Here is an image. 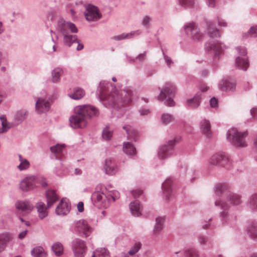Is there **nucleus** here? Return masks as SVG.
Wrapping results in <instances>:
<instances>
[{
	"mask_svg": "<svg viewBox=\"0 0 257 257\" xmlns=\"http://www.w3.org/2000/svg\"><path fill=\"white\" fill-rule=\"evenodd\" d=\"M101 101L106 107L118 109L124 104L130 103L134 96L131 88H126L118 91L110 82L102 81L97 90Z\"/></svg>",
	"mask_w": 257,
	"mask_h": 257,
	"instance_id": "nucleus-1",
	"label": "nucleus"
},
{
	"mask_svg": "<svg viewBox=\"0 0 257 257\" xmlns=\"http://www.w3.org/2000/svg\"><path fill=\"white\" fill-rule=\"evenodd\" d=\"M75 114L69 118L70 125L73 128L85 127L88 119L99 115L98 109L91 105L79 106L75 108Z\"/></svg>",
	"mask_w": 257,
	"mask_h": 257,
	"instance_id": "nucleus-2",
	"label": "nucleus"
},
{
	"mask_svg": "<svg viewBox=\"0 0 257 257\" xmlns=\"http://www.w3.org/2000/svg\"><path fill=\"white\" fill-rule=\"evenodd\" d=\"M56 30L63 36L64 45L69 47L72 46L73 42L77 40V35L71 34L69 32L77 33L78 31V29L74 24L70 21L60 19L57 22Z\"/></svg>",
	"mask_w": 257,
	"mask_h": 257,
	"instance_id": "nucleus-3",
	"label": "nucleus"
},
{
	"mask_svg": "<svg viewBox=\"0 0 257 257\" xmlns=\"http://www.w3.org/2000/svg\"><path fill=\"white\" fill-rule=\"evenodd\" d=\"M91 199L95 206L103 208H108L115 200L114 197L107 191L94 192Z\"/></svg>",
	"mask_w": 257,
	"mask_h": 257,
	"instance_id": "nucleus-4",
	"label": "nucleus"
},
{
	"mask_svg": "<svg viewBox=\"0 0 257 257\" xmlns=\"http://www.w3.org/2000/svg\"><path fill=\"white\" fill-rule=\"evenodd\" d=\"M247 136V132H239L235 128H232L228 131L226 134L227 140L236 147L247 146L245 140Z\"/></svg>",
	"mask_w": 257,
	"mask_h": 257,
	"instance_id": "nucleus-5",
	"label": "nucleus"
},
{
	"mask_svg": "<svg viewBox=\"0 0 257 257\" xmlns=\"http://www.w3.org/2000/svg\"><path fill=\"white\" fill-rule=\"evenodd\" d=\"M175 93V87L171 83H167L164 88L161 90L158 98L159 100L163 101L165 105L168 106H173L175 102L173 97Z\"/></svg>",
	"mask_w": 257,
	"mask_h": 257,
	"instance_id": "nucleus-6",
	"label": "nucleus"
},
{
	"mask_svg": "<svg viewBox=\"0 0 257 257\" xmlns=\"http://www.w3.org/2000/svg\"><path fill=\"white\" fill-rule=\"evenodd\" d=\"M52 96L45 95L38 98L36 102L35 107L37 112L39 114L48 112L53 103Z\"/></svg>",
	"mask_w": 257,
	"mask_h": 257,
	"instance_id": "nucleus-7",
	"label": "nucleus"
},
{
	"mask_svg": "<svg viewBox=\"0 0 257 257\" xmlns=\"http://www.w3.org/2000/svg\"><path fill=\"white\" fill-rule=\"evenodd\" d=\"M177 143L176 139L169 141L166 144L160 146L158 151V156L160 159H166L174 154V146Z\"/></svg>",
	"mask_w": 257,
	"mask_h": 257,
	"instance_id": "nucleus-8",
	"label": "nucleus"
},
{
	"mask_svg": "<svg viewBox=\"0 0 257 257\" xmlns=\"http://www.w3.org/2000/svg\"><path fill=\"white\" fill-rule=\"evenodd\" d=\"M184 30L185 34L193 40L200 41L203 39V34L195 23H186L184 26Z\"/></svg>",
	"mask_w": 257,
	"mask_h": 257,
	"instance_id": "nucleus-9",
	"label": "nucleus"
},
{
	"mask_svg": "<svg viewBox=\"0 0 257 257\" xmlns=\"http://www.w3.org/2000/svg\"><path fill=\"white\" fill-rule=\"evenodd\" d=\"M209 165L225 167L230 164L229 157L224 152H218L212 155L208 160Z\"/></svg>",
	"mask_w": 257,
	"mask_h": 257,
	"instance_id": "nucleus-10",
	"label": "nucleus"
},
{
	"mask_svg": "<svg viewBox=\"0 0 257 257\" xmlns=\"http://www.w3.org/2000/svg\"><path fill=\"white\" fill-rule=\"evenodd\" d=\"M74 230L79 235H84L86 237L90 235L93 228L88 224L87 221L82 219L75 222Z\"/></svg>",
	"mask_w": 257,
	"mask_h": 257,
	"instance_id": "nucleus-11",
	"label": "nucleus"
},
{
	"mask_svg": "<svg viewBox=\"0 0 257 257\" xmlns=\"http://www.w3.org/2000/svg\"><path fill=\"white\" fill-rule=\"evenodd\" d=\"M85 8L84 16L87 21L95 22L101 18V14L97 7L89 4L87 5Z\"/></svg>",
	"mask_w": 257,
	"mask_h": 257,
	"instance_id": "nucleus-12",
	"label": "nucleus"
},
{
	"mask_svg": "<svg viewBox=\"0 0 257 257\" xmlns=\"http://www.w3.org/2000/svg\"><path fill=\"white\" fill-rule=\"evenodd\" d=\"M236 50L240 55L235 60V64L237 67L243 70H246L249 66V63L247 59L245 57L247 54L246 49L244 47H237Z\"/></svg>",
	"mask_w": 257,
	"mask_h": 257,
	"instance_id": "nucleus-13",
	"label": "nucleus"
},
{
	"mask_svg": "<svg viewBox=\"0 0 257 257\" xmlns=\"http://www.w3.org/2000/svg\"><path fill=\"white\" fill-rule=\"evenodd\" d=\"M71 246L76 257L84 256L87 248L85 241L79 238H75L71 242Z\"/></svg>",
	"mask_w": 257,
	"mask_h": 257,
	"instance_id": "nucleus-14",
	"label": "nucleus"
},
{
	"mask_svg": "<svg viewBox=\"0 0 257 257\" xmlns=\"http://www.w3.org/2000/svg\"><path fill=\"white\" fill-rule=\"evenodd\" d=\"M39 181L35 176H29L22 180L20 183V187L24 191H27L37 186Z\"/></svg>",
	"mask_w": 257,
	"mask_h": 257,
	"instance_id": "nucleus-15",
	"label": "nucleus"
},
{
	"mask_svg": "<svg viewBox=\"0 0 257 257\" xmlns=\"http://www.w3.org/2000/svg\"><path fill=\"white\" fill-rule=\"evenodd\" d=\"M227 48L224 44L219 42L209 41L205 44V49L207 51L212 52L215 56L219 55L222 51Z\"/></svg>",
	"mask_w": 257,
	"mask_h": 257,
	"instance_id": "nucleus-16",
	"label": "nucleus"
},
{
	"mask_svg": "<svg viewBox=\"0 0 257 257\" xmlns=\"http://www.w3.org/2000/svg\"><path fill=\"white\" fill-rule=\"evenodd\" d=\"M215 205L216 206H219L222 209V211L219 213V216L221 219L222 224H225L227 223L229 218L228 211L229 208V206L226 202L218 200L215 201Z\"/></svg>",
	"mask_w": 257,
	"mask_h": 257,
	"instance_id": "nucleus-17",
	"label": "nucleus"
},
{
	"mask_svg": "<svg viewBox=\"0 0 257 257\" xmlns=\"http://www.w3.org/2000/svg\"><path fill=\"white\" fill-rule=\"evenodd\" d=\"M245 231L252 239L257 240V221L251 220L245 226Z\"/></svg>",
	"mask_w": 257,
	"mask_h": 257,
	"instance_id": "nucleus-18",
	"label": "nucleus"
},
{
	"mask_svg": "<svg viewBox=\"0 0 257 257\" xmlns=\"http://www.w3.org/2000/svg\"><path fill=\"white\" fill-rule=\"evenodd\" d=\"M70 208L71 206L68 201L66 199L63 198L56 207L55 211L58 215H64L67 214L69 212Z\"/></svg>",
	"mask_w": 257,
	"mask_h": 257,
	"instance_id": "nucleus-19",
	"label": "nucleus"
},
{
	"mask_svg": "<svg viewBox=\"0 0 257 257\" xmlns=\"http://www.w3.org/2000/svg\"><path fill=\"white\" fill-rule=\"evenodd\" d=\"M201 100V94L197 93L193 98L186 100V105L189 108L195 109L199 106Z\"/></svg>",
	"mask_w": 257,
	"mask_h": 257,
	"instance_id": "nucleus-20",
	"label": "nucleus"
},
{
	"mask_svg": "<svg viewBox=\"0 0 257 257\" xmlns=\"http://www.w3.org/2000/svg\"><path fill=\"white\" fill-rule=\"evenodd\" d=\"M123 128L127 134V139L131 141H136L139 137L138 131L129 125H126L123 126Z\"/></svg>",
	"mask_w": 257,
	"mask_h": 257,
	"instance_id": "nucleus-21",
	"label": "nucleus"
},
{
	"mask_svg": "<svg viewBox=\"0 0 257 257\" xmlns=\"http://www.w3.org/2000/svg\"><path fill=\"white\" fill-rule=\"evenodd\" d=\"M16 207L24 214L30 212L33 209L32 205L28 201H18L16 203Z\"/></svg>",
	"mask_w": 257,
	"mask_h": 257,
	"instance_id": "nucleus-22",
	"label": "nucleus"
},
{
	"mask_svg": "<svg viewBox=\"0 0 257 257\" xmlns=\"http://www.w3.org/2000/svg\"><path fill=\"white\" fill-rule=\"evenodd\" d=\"M130 209L132 215L135 216H139L142 214V207L138 200L131 202Z\"/></svg>",
	"mask_w": 257,
	"mask_h": 257,
	"instance_id": "nucleus-23",
	"label": "nucleus"
},
{
	"mask_svg": "<svg viewBox=\"0 0 257 257\" xmlns=\"http://www.w3.org/2000/svg\"><path fill=\"white\" fill-rule=\"evenodd\" d=\"M226 199L227 201L230 202V204L233 206H237L242 203L241 199V196L238 194L228 193L226 195Z\"/></svg>",
	"mask_w": 257,
	"mask_h": 257,
	"instance_id": "nucleus-24",
	"label": "nucleus"
},
{
	"mask_svg": "<svg viewBox=\"0 0 257 257\" xmlns=\"http://www.w3.org/2000/svg\"><path fill=\"white\" fill-rule=\"evenodd\" d=\"M200 128L202 133L207 137L210 138L211 137L210 122L206 119L200 122Z\"/></svg>",
	"mask_w": 257,
	"mask_h": 257,
	"instance_id": "nucleus-25",
	"label": "nucleus"
},
{
	"mask_svg": "<svg viewBox=\"0 0 257 257\" xmlns=\"http://www.w3.org/2000/svg\"><path fill=\"white\" fill-rule=\"evenodd\" d=\"M46 196L47 200V207H50L55 202L58 200V197L55 191L53 190H48L46 192Z\"/></svg>",
	"mask_w": 257,
	"mask_h": 257,
	"instance_id": "nucleus-26",
	"label": "nucleus"
},
{
	"mask_svg": "<svg viewBox=\"0 0 257 257\" xmlns=\"http://www.w3.org/2000/svg\"><path fill=\"white\" fill-rule=\"evenodd\" d=\"M104 168L106 174L110 175L114 174L117 170L110 159L105 160Z\"/></svg>",
	"mask_w": 257,
	"mask_h": 257,
	"instance_id": "nucleus-27",
	"label": "nucleus"
},
{
	"mask_svg": "<svg viewBox=\"0 0 257 257\" xmlns=\"http://www.w3.org/2000/svg\"><path fill=\"white\" fill-rule=\"evenodd\" d=\"M123 151L126 155L131 156L136 154V148L130 142L123 143Z\"/></svg>",
	"mask_w": 257,
	"mask_h": 257,
	"instance_id": "nucleus-28",
	"label": "nucleus"
},
{
	"mask_svg": "<svg viewBox=\"0 0 257 257\" xmlns=\"http://www.w3.org/2000/svg\"><path fill=\"white\" fill-rule=\"evenodd\" d=\"M36 208L39 214V217L41 219H44L48 215L47 207L45 204L42 202H39L36 204Z\"/></svg>",
	"mask_w": 257,
	"mask_h": 257,
	"instance_id": "nucleus-29",
	"label": "nucleus"
},
{
	"mask_svg": "<svg viewBox=\"0 0 257 257\" xmlns=\"http://www.w3.org/2000/svg\"><path fill=\"white\" fill-rule=\"evenodd\" d=\"M172 181L171 178L167 179L162 184V190L166 195V199H169V195L171 194V185Z\"/></svg>",
	"mask_w": 257,
	"mask_h": 257,
	"instance_id": "nucleus-30",
	"label": "nucleus"
},
{
	"mask_svg": "<svg viewBox=\"0 0 257 257\" xmlns=\"http://www.w3.org/2000/svg\"><path fill=\"white\" fill-rule=\"evenodd\" d=\"M63 73V70L62 68L56 67L53 69L51 73L52 81L53 83H58L60 80V77Z\"/></svg>",
	"mask_w": 257,
	"mask_h": 257,
	"instance_id": "nucleus-31",
	"label": "nucleus"
},
{
	"mask_svg": "<svg viewBox=\"0 0 257 257\" xmlns=\"http://www.w3.org/2000/svg\"><path fill=\"white\" fill-rule=\"evenodd\" d=\"M84 90L80 87H77L74 89L73 93L69 94L68 96L74 100H79L82 98L85 95Z\"/></svg>",
	"mask_w": 257,
	"mask_h": 257,
	"instance_id": "nucleus-32",
	"label": "nucleus"
},
{
	"mask_svg": "<svg viewBox=\"0 0 257 257\" xmlns=\"http://www.w3.org/2000/svg\"><path fill=\"white\" fill-rule=\"evenodd\" d=\"M18 157L20 163L17 166L18 169L21 171L28 169L30 167L29 161L27 159L24 158L20 154L18 155Z\"/></svg>",
	"mask_w": 257,
	"mask_h": 257,
	"instance_id": "nucleus-33",
	"label": "nucleus"
},
{
	"mask_svg": "<svg viewBox=\"0 0 257 257\" xmlns=\"http://www.w3.org/2000/svg\"><path fill=\"white\" fill-rule=\"evenodd\" d=\"M207 30L208 34L210 38L214 39L220 37L219 30L217 29H214L213 24L210 22L207 23Z\"/></svg>",
	"mask_w": 257,
	"mask_h": 257,
	"instance_id": "nucleus-34",
	"label": "nucleus"
},
{
	"mask_svg": "<svg viewBox=\"0 0 257 257\" xmlns=\"http://www.w3.org/2000/svg\"><path fill=\"white\" fill-rule=\"evenodd\" d=\"M92 257H110V256L106 248H98L94 251Z\"/></svg>",
	"mask_w": 257,
	"mask_h": 257,
	"instance_id": "nucleus-35",
	"label": "nucleus"
},
{
	"mask_svg": "<svg viewBox=\"0 0 257 257\" xmlns=\"http://www.w3.org/2000/svg\"><path fill=\"white\" fill-rule=\"evenodd\" d=\"M219 87L222 91L231 90L235 88V84L226 80H223L219 84Z\"/></svg>",
	"mask_w": 257,
	"mask_h": 257,
	"instance_id": "nucleus-36",
	"label": "nucleus"
},
{
	"mask_svg": "<svg viewBox=\"0 0 257 257\" xmlns=\"http://www.w3.org/2000/svg\"><path fill=\"white\" fill-rule=\"evenodd\" d=\"M227 186L223 184H217L215 187V195L216 197L224 195L225 191L227 190Z\"/></svg>",
	"mask_w": 257,
	"mask_h": 257,
	"instance_id": "nucleus-37",
	"label": "nucleus"
},
{
	"mask_svg": "<svg viewBox=\"0 0 257 257\" xmlns=\"http://www.w3.org/2000/svg\"><path fill=\"white\" fill-rule=\"evenodd\" d=\"M184 257H199V253L195 248L189 247L184 250Z\"/></svg>",
	"mask_w": 257,
	"mask_h": 257,
	"instance_id": "nucleus-38",
	"label": "nucleus"
},
{
	"mask_svg": "<svg viewBox=\"0 0 257 257\" xmlns=\"http://www.w3.org/2000/svg\"><path fill=\"white\" fill-rule=\"evenodd\" d=\"M0 120L2 125V127L0 128V134L5 133L11 127V125L10 123L7 121L5 116H1L0 117Z\"/></svg>",
	"mask_w": 257,
	"mask_h": 257,
	"instance_id": "nucleus-39",
	"label": "nucleus"
},
{
	"mask_svg": "<svg viewBox=\"0 0 257 257\" xmlns=\"http://www.w3.org/2000/svg\"><path fill=\"white\" fill-rule=\"evenodd\" d=\"M65 144H57L50 147L51 153L54 155H57L61 154L64 148H65Z\"/></svg>",
	"mask_w": 257,
	"mask_h": 257,
	"instance_id": "nucleus-40",
	"label": "nucleus"
},
{
	"mask_svg": "<svg viewBox=\"0 0 257 257\" xmlns=\"http://www.w3.org/2000/svg\"><path fill=\"white\" fill-rule=\"evenodd\" d=\"M52 249L57 256L61 255L63 252V245L59 242H56L53 244Z\"/></svg>",
	"mask_w": 257,
	"mask_h": 257,
	"instance_id": "nucleus-41",
	"label": "nucleus"
},
{
	"mask_svg": "<svg viewBox=\"0 0 257 257\" xmlns=\"http://www.w3.org/2000/svg\"><path fill=\"white\" fill-rule=\"evenodd\" d=\"M12 239L13 235L9 232H5L0 234V241L6 246Z\"/></svg>",
	"mask_w": 257,
	"mask_h": 257,
	"instance_id": "nucleus-42",
	"label": "nucleus"
},
{
	"mask_svg": "<svg viewBox=\"0 0 257 257\" xmlns=\"http://www.w3.org/2000/svg\"><path fill=\"white\" fill-rule=\"evenodd\" d=\"M31 254L34 257H44L45 253L44 249L41 246H37L31 251Z\"/></svg>",
	"mask_w": 257,
	"mask_h": 257,
	"instance_id": "nucleus-43",
	"label": "nucleus"
},
{
	"mask_svg": "<svg viewBox=\"0 0 257 257\" xmlns=\"http://www.w3.org/2000/svg\"><path fill=\"white\" fill-rule=\"evenodd\" d=\"M156 223L154 227V231L156 233L159 232L164 227V219L163 218L159 217L156 219Z\"/></svg>",
	"mask_w": 257,
	"mask_h": 257,
	"instance_id": "nucleus-44",
	"label": "nucleus"
},
{
	"mask_svg": "<svg viewBox=\"0 0 257 257\" xmlns=\"http://www.w3.org/2000/svg\"><path fill=\"white\" fill-rule=\"evenodd\" d=\"M27 114V111L25 110L18 111L15 116L16 120L18 123L22 122L26 119Z\"/></svg>",
	"mask_w": 257,
	"mask_h": 257,
	"instance_id": "nucleus-45",
	"label": "nucleus"
},
{
	"mask_svg": "<svg viewBox=\"0 0 257 257\" xmlns=\"http://www.w3.org/2000/svg\"><path fill=\"white\" fill-rule=\"evenodd\" d=\"M248 205L252 210L257 211V194H252L250 197Z\"/></svg>",
	"mask_w": 257,
	"mask_h": 257,
	"instance_id": "nucleus-46",
	"label": "nucleus"
},
{
	"mask_svg": "<svg viewBox=\"0 0 257 257\" xmlns=\"http://www.w3.org/2000/svg\"><path fill=\"white\" fill-rule=\"evenodd\" d=\"M142 244L140 242H136L128 251V254L125 253L124 257H129V255H134L137 253L141 248Z\"/></svg>",
	"mask_w": 257,
	"mask_h": 257,
	"instance_id": "nucleus-47",
	"label": "nucleus"
},
{
	"mask_svg": "<svg viewBox=\"0 0 257 257\" xmlns=\"http://www.w3.org/2000/svg\"><path fill=\"white\" fill-rule=\"evenodd\" d=\"M173 120V117L169 113H163L161 116V121L163 124L167 125L172 122Z\"/></svg>",
	"mask_w": 257,
	"mask_h": 257,
	"instance_id": "nucleus-48",
	"label": "nucleus"
},
{
	"mask_svg": "<svg viewBox=\"0 0 257 257\" xmlns=\"http://www.w3.org/2000/svg\"><path fill=\"white\" fill-rule=\"evenodd\" d=\"M102 136L104 140H109L112 136V131L106 126L103 130Z\"/></svg>",
	"mask_w": 257,
	"mask_h": 257,
	"instance_id": "nucleus-49",
	"label": "nucleus"
},
{
	"mask_svg": "<svg viewBox=\"0 0 257 257\" xmlns=\"http://www.w3.org/2000/svg\"><path fill=\"white\" fill-rule=\"evenodd\" d=\"M151 20L152 18L150 16H145L142 19L141 25L146 28H149Z\"/></svg>",
	"mask_w": 257,
	"mask_h": 257,
	"instance_id": "nucleus-50",
	"label": "nucleus"
},
{
	"mask_svg": "<svg viewBox=\"0 0 257 257\" xmlns=\"http://www.w3.org/2000/svg\"><path fill=\"white\" fill-rule=\"evenodd\" d=\"M179 4L184 7H191L195 4L194 0H178Z\"/></svg>",
	"mask_w": 257,
	"mask_h": 257,
	"instance_id": "nucleus-51",
	"label": "nucleus"
},
{
	"mask_svg": "<svg viewBox=\"0 0 257 257\" xmlns=\"http://www.w3.org/2000/svg\"><path fill=\"white\" fill-rule=\"evenodd\" d=\"M146 59V52L139 54L135 58L132 59L131 58H128V60L130 62H135L136 61L139 62H142Z\"/></svg>",
	"mask_w": 257,
	"mask_h": 257,
	"instance_id": "nucleus-52",
	"label": "nucleus"
},
{
	"mask_svg": "<svg viewBox=\"0 0 257 257\" xmlns=\"http://www.w3.org/2000/svg\"><path fill=\"white\" fill-rule=\"evenodd\" d=\"M162 54L163 56L164 59L165 60V63L167 65V66L170 68L173 64V61L171 58L168 56L164 51V50L161 49Z\"/></svg>",
	"mask_w": 257,
	"mask_h": 257,
	"instance_id": "nucleus-53",
	"label": "nucleus"
},
{
	"mask_svg": "<svg viewBox=\"0 0 257 257\" xmlns=\"http://www.w3.org/2000/svg\"><path fill=\"white\" fill-rule=\"evenodd\" d=\"M142 32L141 30H137L136 31H132L128 33H125L126 39H131L134 37L140 35Z\"/></svg>",
	"mask_w": 257,
	"mask_h": 257,
	"instance_id": "nucleus-54",
	"label": "nucleus"
},
{
	"mask_svg": "<svg viewBox=\"0 0 257 257\" xmlns=\"http://www.w3.org/2000/svg\"><path fill=\"white\" fill-rule=\"evenodd\" d=\"M246 36L245 37H247L248 35H249L253 37H257V26L251 27L247 34H245Z\"/></svg>",
	"mask_w": 257,
	"mask_h": 257,
	"instance_id": "nucleus-55",
	"label": "nucleus"
},
{
	"mask_svg": "<svg viewBox=\"0 0 257 257\" xmlns=\"http://www.w3.org/2000/svg\"><path fill=\"white\" fill-rule=\"evenodd\" d=\"M199 243L201 245H205L208 241V237L206 235L200 234L198 236Z\"/></svg>",
	"mask_w": 257,
	"mask_h": 257,
	"instance_id": "nucleus-56",
	"label": "nucleus"
},
{
	"mask_svg": "<svg viewBox=\"0 0 257 257\" xmlns=\"http://www.w3.org/2000/svg\"><path fill=\"white\" fill-rule=\"evenodd\" d=\"M211 220V218H210L208 220V222H207V221L205 220V224L204 225H202V228L204 229H213L215 228V225L213 224H212L211 223L209 222Z\"/></svg>",
	"mask_w": 257,
	"mask_h": 257,
	"instance_id": "nucleus-57",
	"label": "nucleus"
},
{
	"mask_svg": "<svg viewBox=\"0 0 257 257\" xmlns=\"http://www.w3.org/2000/svg\"><path fill=\"white\" fill-rule=\"evenodd\" d=\"M111 39L115 41H120L123 39H126L125 33H123L118 35L113 36Z\"/></svg>",
	"mask_w": 257,
	"mask_h": 257,
	"instance_id": "nucleus-58",
	"label": "nucleus"
},
{
	"mask_svg": "<svg viewBox=\"0 0 257 257\" xmlns=\"http://www.w3.org/2000/svg\"><path fill=\"white\" fill-rule=\"evenodd\" d=\"M37 179L39 180V181L37 182V184L38 183H40L43 187H45L47 186V183L45 178H44L43 177H41L40 178L37 177Z\"/></svg>",
	"mask_w": 257,
	"mask_h": 257,
	"instance_id": "nucleus-59",
	"label": "nucleus"
},
{
	"mask_svg": "<svg viewBox=\"0 0 257 257\" xmlns=\"http://www.w3.org/2000/svg\"><path fill=\"white\" fill-rule=\"evenodd\" d=\"M211 107L216 108L218 106V101L215 97H212L210 100Z\"/></svg>",
	"mask_w": 257,
	"mask_h": 257,
	"instance_id": "nucleus-60",
	"label": "nucleus"
},
{
	"mask_svg": "<svg viewBox=\"0 0 257 257\" xmlns=\"http://www.w3.org/2000/svg\"><path fill=\"white\" fill-rule=\"evenodd\" d=\"M250 114L253 118H257V107H253L250 109Z\"/></svg>",
	"mask_w": 257,
	"mask_h": 257,
	"instance_id": "nucleus-61",
	"label": "nucleus"
},
{
	"mask_svg": "<svg viewBox=\"0 0 257 257\" xmlns=\"http://www.w3.org/2000/svg\"><path fill=\"white\" fill-rule=\"evenodd\" d=\"M143 193V191L141 190H136L132 192V194L135 198L139 197Z\"/></svg>",
	"mask_w": 257,
	"mask_h": 257,
	"instance_id": "nucleus-62",
	"label": "nucleus"
},
{
	"mask_svg": "<svg viewBox=\"0 0 257 257\" xmlns=\"http://www.w3.org/2000/svg\"><path fill=\"white\" fill-rule=\"evenodd\" d=\"M218 25L222 27H226L227 26V23L222 19L218 17Z\"/></svg>",
	"mask_w": 257,
	"mask_h": 257,
	"instance_id": "nucleus-63",
	"label": "nucleus"
},
{
	"mask_svg": "<svg viewBox=\"0 0 257 257\" xmlns=\"http://www.w3.org/2000/svg\"><path fill=\"white\" fill-rule=\"evenodd\" d=\"M217 0H206L207 5L211 8H214L215 6Z\"/></svg>",
	"mask_w": 257,
	"mask_h": 257,
	"instance_id": "nucleus-64",
	"label": "nucleus"
}]
</instances>
